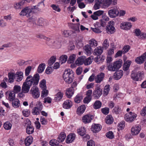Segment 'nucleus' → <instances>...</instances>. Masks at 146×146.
<instances>
[{
  "label": "nucleus",
  "mask_w": 146,
  "mask_h": 146,
  "mask_svg": "<svg viewBox=\"0 0 146 146\" xmlns=\"http://www.w3.org/2000/svg\"><path fill=\"white\" fill-rule=\"evenodd\" d=\"M122 63V61L119 60L114 62L113 64H110L108 66V70L111 71H116L121 67Z\"/></svg>",
  "instance_id": "nucleus-4"
},
{
  "label": "nucleus",
  "mask_w": 146,
  "mask_h": 146,
  "mask_svg": "<svg viewBox=\"0 0 146 146\" xmlns=\"http://www.w3.org/2000/svg\"><path fill=\"white\" fill-rule=\"evenodd\" d=\"M106 137L110 139H113L114 137V135L112 131H109L106 134Z\"/></svg>",
  "instance_id": "nucleus-62"
},
{
  "label": "nucleus",
  "mask_w": 146,
  "mask_h": 146,
  "mask_svg": "<svg viewBox=\"0 0 146 146\" xmlns=\"http://www.w3.org/2000/svg\"><path fill=\"white\" fill-rule=\"evenodd\" d=\"M59 143H60V142L58 139H52L49 142L50 145L52 146H58Z\"/></svg>",
  "instance_id": "nucleus-48"
},
{
  "label": "nucleus",
  "mask_w": 146,
  "mask_h": 146,
  "mask_svg": "<svg viewBox=\"0 0 146 146\" xmlns=\"http://www.w3.org/2000/svg\"><path fill=\"white\" fill-rule=\"evenodd\" d=\"M110 86L109 84L106 85L104 87L103 92L105 96H107L110 90Z\"/></svg>",
  "instance_id": "nucleus-45"
},
{
  "label": "nucleus",
  "mask_w": 146,
  "mask_h": 146,
  "mask_svg": "<svg viewBox=\"0 0 146 146\" xmlns=\"http://www.w3.org/2000/svg\"><path fill=\"white\" fill-rule=\"evenodd\" d=\"M6 94H7V98L9 101L12 102L15 99V93L13 91H7Z\"/></svg>",
  "instance_id": "nucleus-16"
},
{
  "label": "nucleus",
  "mask_w": 146,
  "mask_h": 146,
  "mask_svg": "<svg viewBox=\"0 0 146 146\" xmlns=\"http://www.w3.org/2000/svg\"><path fill=\"white\" fill-rule=\"evenodd\" d=\"M103 50V47L98 46L94 50V54L97 56L100 55L102 53Z\"/></svg>",
  "instance_id": "nucleus-31"
},
{
  "label": "nucleus",
  "mask_w": 146,
  "mask_h": 146,
  "mask_svg": "<svg viewBox=\"0 0 146 146\" xmlns=\"http://www.w3.org/2000/svg\"><path fill=\"white\" fill-rule=\"evenodd\" d=\"M92 59H93V57L91 56L88 58L85 59L84 64L86 65H88L90 64L92 62Z\"/></svg>",
  "instance_id": "nucleus-50"
},
{
  "label": "nucleus",
  "mask_w": 146,
  "mask_h": 146,
  "mask_svg": "<svg viewBox=\"0 0 146 146\" xmlns=\"http://www.w3.org/2000/svg\"><path fill=\"white\" fill-rule=\"evenodd\" d=\"M33 141V138L31 136L27 137L25 141V144L26 146H29Z\"/></svg>",
  "instance_id": "nucleus-32"
},
{
  "label": "nucleus",
  "mask_w": 146,
  "mask_h": 146,
  "mask_svg": "<svg viewBox=\"0 0 146 146\" xmlns=\"http://www.w3.org/2000/svg\"><path fill=\"white\" fill-rule=\"evenodd\" d=\"M143 75L144 72L143 71L137 72H132L131 75V78L135 81H138L141 79L142 76Z\"/></svg>",
  "instance_id": "nucleus-6"
},
{
  "label": "nucleus",
  "mask_w": 146,
  "mask_h": 146,
  "mask_svg": "<svg viewBox=\"0 0 146 146\" xmlns=\"http://www.w3.org/2000/svg\"><path fill=\"white\" fill-rule=\"evenodd\" d=\"M76 135L74 133H70L67 136L66 139L67 143L69 144L72 143L75 139Z\"/></svg>",
  "instance_id": "nucleus-21"
},
{
  "label": "nucleus",
  "mask_w": 146,
  "mask_h": 146,
  "mask_svg": "<svg viewBox=\"0 0 146 146\" xmlns=\"http://www.w3.org/2000/svg\"><path fill=\"white\" fill-rule=\"evenodd\" d=\"M21 89V88L20 86L15 85L13 87V91L15 92V93H17L20 91Z\"/></svg>",
  "instance_id": "nucleus-57"
},
{
  "label": "nucleus",
  "mask_w": 146,
  "mask_h": 146,
  "mask_svg": "<svg viewBox=\"0 0 146 146\" xmlns=\"http://www.w3.org/2000/svg\"><path fill=\"white\" fill-rule=\"evenodd\" d=\"M141 130V127L137 125L133 126L131 129V133L133 135L138 134Z\"/></svg>",
  "instance_id": "nucleus-15"
},
{
  "label": "nucleus",
  "mask_w": 146,
  "mask_h": 146,
  "mask_svg": "<svg viewBox=\"0 0 146 146\" xmlns=\"http://www.w3.org/2000/svg\"><path fill=\"white\" fill-rule=\"evenodd\" d=\"M31 94L35 98H38L40 95L38 88L37 86H32L30 90Z\"/></svg>",
  "instance_id": "nucleus-7"
},
{
  "label": "nucleus",
  "mask_w": 146,
  "mask_h": 146,
  "mask_svg": "<svg viewBox=\"0 0 146 146\" xmlns=\"http://www.w3.org/2000/svg\"><path fill=\"white\" fill-rule=\"evenodd\" d=\"M44 1H41L38 3L37 5L33 6L31 8L29 7L24 8L20 13V15L22 16H26L27 17H30L32 15L33 12L35 13L39 11V9L37 7L38 6L41 5L42 7H44Z\"/></svg>",
  "instance_id": "nucleus-1"
},
{
  "label": "nucleus",
  "mask_w": 146,
  "mask_h": 146,
  "mask_svg": "<svg viewBox=\"0 0 146 146\" xmlns=\"http://www.w3.org/2000/svg\"><path fill=\"white\" fill-rule=\"evenodd\" d=\"M86 108L84 106H81L78 108L77 110V114L79 115L83 113L85 110Z\"/></svg>",
  "instance_id": "nucleus-40"
},
{
  "label": "nucleus",
  "mask_w": 146,
  "mask_h": 146,
  "mask_svg": "<svg viewBox=\"0 0 146 146\" xmlns=\"http://www.w3.org/2000/svg\"><path fill=\"white\" fill-rule=\"evenodd\" d=\"M31 16V17L28 19L27 21L29 22L33 23V24H36V21L37 20L36 18L33 15L32 16V15Z\"/></svg>",
  "instance_id": "nucleus-54"
},
{
  "label": "nucleus",
  "mask_w": 146,
  "mask_h": 146,
  "mask_svg": "<svg viewBox=\"0 0 146 146\" xmlns=\"http://www.w3.org/2000/svg\"><path fill=\"white\" fill-rule=\"evenodd\" d=\"M109 25L106 27V30L107 33L108 34H112L115 31L114 27V23L113 21H111L109 22Z\"/></svg>",
  "instance_id": "nucleus-9"
},
{
  "label": "nucleus",
  "mask_w": 146,
  "mask_h": 146,
  "mask_svg": "<svg viewBox=\"0 0 146 146\" xmlns=\"http://www.w3.org/2000/svg\"><path fill=\"white\" fill-rule=\"evenodd\" d=\"M67 56L66 55H63L60 56L59 58L60 62L61 64L65 63L67 59Z\"/></svg>",
  "instance_id": "nucleus-43"
},
{
  "label": "nucleus",
  "mask_w": 146,
  "mask_h": 146,
  "mask_svg": "<svg viewBox=\"0 0 146 146\" xmlns=\"http://www.w3.org/2000/svg\"><path fill=\"white\" fill-rule=\"evenodd\" d=\"M56 58L55 56H51L48 61V64L50 65H52L55 62Z\"/></svg>",
  "instance_id": "nucleus-56"
},
{
  "label": "nucleus",
  "mask_w": 146,
  "mask_h": 146,
  "mask_svg": "<svg viewBox=\"0 0 146 146\" xmlns=\"http://www.w3.org/2000/svg\"><path fill=\"white\" fill-rule=\"evenodd\" d=\"M46 80L45 79L42 80L40 83V86L42 89H46Z\"/></svg>",
  "instance_id": "nucleus-51"
},
{
  "label": "nucleus",
  "mask_w": 146,
  "mask_h": 146,
  "mask_svg": "<svg viewBox=\"0 0 146 146\" xmlns=\"http://www.w3.org/2000/svg\"><path fill=\"white\" fill-rule=\"evenodd\" d=\"M32 69V67L31 66H28L25 69V74L26 76H28L29 75L30 72Z\"/></svg>",
  "instance_id": "nucleus-61"
},
{
  "label": "nucleus",
  "mask_w": 146,
  "mask_h": 146,
  "mask_svg": "<svg viewBox=\"0 0 146 146\" xmlns=\"http://www.w3.org/2000/svg\"><path fill=\"white\" fill-rule=\"evenodd\" d=\"M125 126V122L123 121L120 122L118 124V129L122 130Z\"/></svg>",
  "instance_id": "nucleus-60"
},
{
  "label": "nucleus",
  "mask_w": 146,
  "mask_h": 146,
  "mask_svg": "<svg viewBox=\"0 0 146 146\" xmlns=\"http://www.w3.org/2000/svg\"><path fill=\"white\" fill-rule=\"evenodd\" d=\"M50 7L53 10L56 12H59L61 11V9L58 5H57L54 4H52L51 5Z\"/></svg>",
  "instance_id": "nucleus-55"
},
{
  "label": "nucleus",
  "mask_w": 146,
  "mask_h": 146,
  "mask_svg": "<svg viewBox=\"0 0 146 146\" xmlns=\"http://www.w3.org/2000/svg\"><path fill=\"white\" fill-rule=\"evenodd\" d=\"M77 132L78 134L82 136H84L85 135L86 130L84 127H81L78 129Z\"/></svg>",
  "instance_id": "nucleus-49"
},
{
  "label": "nucleus",
  "mask_w": 146,
  "mask_h": 146,
  "mask_svg": "<svg viewBox=\"0 0 146 146\" xmlns=\"http://www.w3.org/2000/svg\"><path fill=\"white\" fill-rule=\"evenodd\" d=\"M101 102L99 100H96L94 102L93 107L95 109H97L100 108L102 106Z\"/></svg>",
  "instance_id": "nucleus-42"
},
{
  "label": "nucleus",
  "mask_w": 146,
  "mask_h": 146,
  "mask_svg": "<svg viewBox=\"0 0 146 146\" xmlns=\"http://www.w3.org/2000/svg\"><path fill=\"white\" fill-rule=\"evenodd\" d=\"M70 25V27L71 29L77 32H79L80 31V24L79 23L75 24L73 23H71Z\"/></svg>",
  "instance_id": "nucleus-35"
},
{
  "label": "nucleus",
  "mask_w": 146,
  "mask_h": 146,
  "mask_svg": "<svg viewBox=\"0 0 146 146\" xmlns=\"http://www.w3.org/2000/svg\"><path fill=\"white\" fill-rule=\"evenodd\" d=\"M89 46L91 47H95L97 46L98 43L94 39H92L89 41Z\"/></svg>",
  "instance_id": "nucleus-44"
},
{
  "label": "nucleus",
  "mask_w": 146,
  "mask_h": 146,
  "mask_svg": "<svg viewBox=\"0 0 146 146\" xmlns=\"http://www.w3.org/2000/svg\"><path fill=\"white\" fill-rule=\"evenodd\" d=\"M108 14L111 18H113L117 16L119 14V12L117 10L113 9L109 10L108 12Z\"/></svg>",
  "instance_id": "nucleus-23"
},
{
  "label": "nucleus",
  "mask_w": 146,
  "mask_h": 146,
  "mask_svg": "<svg viewBox=\"0 0 146 146\" xmlns=\"http://www.w3.org/2000/svg\"><path fill=\"white\" fill-rule=\"evenodd\" d=\"M123 71L119 70L115 72L114 74L115 80H118L121 78L123 75Z\"/></svg>",
  "instance_id": "nucleus-30"
},
{
  "label": "nucleus",
  "mask_w": 146,
  "mask_h": 146,
  "mask_svg": "<svg viewBox=\"0 0 146 146\" xmlns=\"http://www.w3.org/2000/svg\"><path fill=\"white\" fill-rule=\"evenodd\" d=\"M3 126L6 130H9L11 128L12 125L9 122L7 121L4 123Z\"/></svg>",
  "instance_id": "nucleus-53"
},
{
  "label": "nucleus",
  "mask_w": 146,
  "mask_h": 146,
  "mask_svg": "<svg viewBox=\"0 0 146 146\" xmlns=\"http://www.w3.org/2000/svg\"><path fill=\"white\" fill-rule=\"evenodd\" d=\"M74 76V73L72 69H66L63 75V77L66 83L70 84L72 82Z\"/></svg>",
  "instance_id": "nucleus-3"
},
{
  "label": "nucleus",
  "mask_w": 146,
  "mask_h": 146,
  "mask_svg": "<svg viewBox=\"0 0 146 146\" xmlns=\"http://www.w3.org/2000/svg\"><path fill=\"white\" fill-rule=\"evenodd\" d=\"M63 93L61 92H59L55 96L54 100L57 101H60L63 98Z\"/></svg>",
  "instance_id": "nucleus-34"
},
{
  "label": "nucleus",
  "mask_w": 146,
  "mask_h": 146,
  "mask_svg": "<svg viewBox=\"0 0 146 146\" xmlns=\"http://www.w3.org/2000/svg\"><path fill=\"white\" fill-rule=\"evenodd\" d=\"M23 78V73L21 71L17 72L15 74V80L17 82H19L21 81Z\"/></svg>",
  "instance_id": "nucleus-24"
},
{
  "label": "nucleus",
  "mask_w": 146,
  "mask_h": 146,
  "mask_svg": "<svg viewBox=\"0 0 146 146\" xmlns=\"http://www.w3.org/2000/svg\"><path fill=\"white\" fill-rule=\"evenodd\" d=\"M36 37L38 38L44 39V40L46 41L47 43L51 40V39L50 37H47L41 33H38L36 35Z\"/></svg>",
  "instance_id": "nucleus-29"
},
{
  "label": "nucleus",
  "mask_w": 146,
  "mask_h": 146,
  "mask_svg": "<svg viewBox=\"0 0 146 146\" xmlns=\"http://www.w3.org/2000/svg\"><path fill=\"white\" fill-rule=\"evenodd\" d=\"M137 116V115L134 112L130 111L125 115L124 118L125 120L126 121L131 123L135 120Z\"/></svg>",
  "instance_id": "nucleus-5"
},
{
  "label": "nucleus",
  "mask_w": 146,
  "mask_h": 146,
  "mask_svg": "<svg viewBox=\"0 0 146 146\" xmlns=\"http://www.w3.org/2000/svg\"><path fill=\"white\" fill-rule=\"evenodd\" d=\"M112 3V0H103L102 3L103 6L105 7H108Z\"/></svg>",
  "instance_id": "nucleus-46"
},
{
  "label": "nucleus",
  "mask_w": 146,
  "mask_h": 146,
  "mask_svg": "<svg viewBox=\"0 0 146 146\" xmlns=\"http://www.w3.org/2000/svg\"><path fill=\"white\" fill-rule=\"evenodd\" d=\"M105 59V56H97L94 59L95 61L98 64L102 63Z\"/></svg>",
  "instance_id": "nucleus-33"
},
{
  "label": "nucleus",
  "mask_w": 146,
  "mask_h": 146,
  "mask_svg": "<svg viewBox=\"0 0 146 146\" xmlns=\"http://www.w3.org/2000/svg\"><path fill=\"white\" fill-rule=\"evenodd\" d=\"M120 26L121 29L128 30L131 28L132 25L131 23L126 22L121 23Z\"/></svg>",
  "instance_id": "nucleus-14"
},
{
  "label": "nucleus",
  "mask_w": 146,
  "mask_h": 146,
  "mask_svg": "<svg viewBox=\"0 0 146 146\" xmlns=\"http://www.w3.org/2000/svg\"><path fill=\"white\" fill-rule=\"evenodd\" d=\"M40 79L39 74H35L33 77L31 75H29L27 77L25 81L28 85L31 87L37 86Z\"/></svg>",
  "instance_id": "nucleus-2"
},
{
  "label": "nucleus",
  "mask_w": 146,
  "mask_h": 146,
  "mask_svg": "<svg viewBox=\"0 0 146 146\" xmlns=\"http://www.w3.org/2000/svg\"><path fill=\"white\" fill-rule=\"evenodd\" d=\"M104 11L102 10H98L94 12L93 14L91 16V18L93 20H96L98 19V17L102 15Z\"/></svg>",
  "instance_id": "nucleus-19"
},
{
  "label": "nucleus",
  "mask_w": 146,
  "mask_h": 146,
  "mask_svg": "<svg viewBox=\"0 0 146 146\" xmlns=\"http://www.w3.org/2000/svg\"><path fill=\"white\" fill-rule=\"evenodd\" d=\"M9 82L12 83L14 81L15 79V74L13 73H9L8 74Z\"/></svg>",
  "instance_id": "nucleus-47"
},
{
  "label": "nucleus",
  "mask_w": 146,
  "mask_h": 146,
  "mask_svg": "<svg viewBox=\"0 0 146 146\" xmlns=\"http://www.w3.org/2000/svg\"><path fill=\"white\" fill-rule=\"evenodd\" d=\"M83 97L81 94H78L75 97L74 101L76 103H79L83 99Z\"/></svg>",
  "instance_id": "nucleus-38"
},
{
  "label": "nucleus",
  "mask_w": 146,
  "mask_h": 146,
  "mask_svg": "<svg viewBox=\"0 0 146 146\" xmlns=\"http://www.w3.org/2000/svg\"><path fill=\"white\" fill-rule=\"evenodd\" d=\"M38 23L39 26H43L45 24V20L42 18H40L38 19Z\"/></svg>",
  "instance_id": "nucleus-64"
},
{
  "label": "nucleus",
  "mask_w": 146,
  "mask_h": 146,
  "mask_svg": "<svg viewBox=\"0 0 146 146\" xmlns=\"http://www.w3.org/2000/svg\"><path fill=\"white\" fill-rule=\"evenodd\" d=\"M45 67V64L44 63H41L38 66L37 69V72L38 73H41L44 71Z\"/></svg>",
  "instance_id": "nucleus-41"
},
{
  "label": "nucleus",
  "mask_w": 146,
  "mask_h": 146,
  "mask_svg": "<svg viewBox=\"0 0 146 146\" xmlns=\"http://www.w3.org/2000/svg\"><path fill=\"white\" fill-rule=\"evenodd\" d=\"M75 89H72V88H69L67 89L66 92V94L67 97L68 98H71L74 94Z\"/></svg>",
  "instance_id": "nucleus-27"
},
{
  "label": "nucleus",
  "mask_w": 146,
  "mask_h": 146,
  "mask_svg": "<svg viewBox=\"0 0 146 146\" xmlns=\"http://www.w3.org/2000/svg\"><path fill=\"white\" fill-rule=\"evenodd\" d=\"M40 111H39V110H38L36 108H34L32 110V113L33 115H38L40 114Z\"/></svg>",
  "instance_id": "nucleus-58"
},
{
  "label": "nucleus",
  "mask_w": 146,
  "mask_h": 146,
  "mask_svg": "<svg viewBox=\"0 0 146 146\" xmlns=\"http://www.w3.org/2000/svg\"><path fill=\"white\" fill-rule=\"evenodd\" d=\"M102 128V126L99 124H93L92 126L91 129L93 132L97 133L101 130Z\"/></svg>",
  "instance_id": "nucleus-17"
},
{
  "label": "nucleus",
  "mask_w": 146,
  "mask_h": 146,
  "mask_svg": "<svg viewBox=\"0 0 146 146\" xmlns=\"http://www.w3.org/2000/svg\"><path fill=\"white\" fill-rule=\"evenodd\" d=\"M40 122L42 125H46L48 123L47 119L43 116H41L40 118Z\"/></svg>",
  "instance_id": "nucleus-59"
},
{
  "label": "nucleus",
  "mask_w": 146,
  "mask_h": 146,
  "mask_svg": "<svg viewBox=\"0 0 146 146\" xmlns=\"http://www.w3.org/2000/svg\"><path fill=\"white\" fill-rule=\"evenodd\" d=\"M12 105L14 108H17L20 106V101L17 99H15L12 101Z\"/></svg>",
  "instance_id": "nucleus-39"
},
{
  "label": "nucleus",
  "mask_w": 146,
  "mask_h": 146,
  "mask_svg": "<svg viewBox=\"0 0 146 146\" xmlns=\"http://www.w3.org/2000/svg\"><path fill=\"white\" fill-rule=\"evenodd\" d=\"M85 58L86 57L85 56H80L75 61L76 64L78 66H79L82 65L83 64H84Z\"/></svg>",
  "instance_id": "nucleus-26"
},
{
  "label": "nucleus",
  "mask_w": 146,
  "mask_h": 146,
  "mask_svg": "<svg viewBox=\"0 0 146 146\" xmlns=\"http://www.w3.org/2000/svg\"><path fill=\"white\" fill-rule=\"evenodd\" d=\"M28 123L26 129V132L28 134H32L34 132V128L31 124V121L29 119L26 120Z\"/></svg>",
  "instance_id": "nucleus-10"
},
{
  "label": "nucleus",
  "mask_w": 146,
  "mask_h": 146,
  "mask_svg": "<svg viewBox=\"0 0 146 146\" xmlns=\"http://www.w3.org/2000/svg\"><path fill=\"white\" fill-rule=\"evenodd\" d=\"M146 59V52L141 56L137 57L135 61L137 64H142Z\"/></svg>",
  "instance_id": "nucleus-11"
},
{
  "label": "nucleus",
  "mask_w": 146,
  "mask_h": 146,
  "mask_svg": "<svg viewBox=\"0 0 146 146\" xmlns=\"http://www.w3.org/2000/svg\"><path fill=\"white\" fill-rule=\"evenodd\" d=\"M84 53L88 56H90L92 53V50L91 47L89 45L87 44L83 48Z\"/></svg>",
  "instance_id": "nucleus-28"
},
{
  "label": "nucleus",
  "mask_w": 146,
  "mask_h": 146,
  "mask_svg": "<svg viewBox=\"0 0 146 146\" xmlns=\"http://www.w3.org/2000/svg\"><path fill=\"white\" fill-rule=\"evenodd\" d=\"M50 38L51 39V40L48 42L47 44L50 45L54 46L56 48H59L60 47V41L57 40L54 41L52 37H51Z\"/></svg>",
  "instance_id": "nucleus-22"
},
{
  "label": "nucleus",
  "mask_w": 146,
  "mask_h": 146,
  "mask_svg": "<svg viewBox=\"0 0 146 146\" xmlns=\"http://www.w3.org/2000/svg\"><path fill=\"white\" fill-rule=\"evenodd\" d=\"M113 121V119L112 116L110 115H108L106 118V123L108 124H110Z\"/></svg>",
  "instance_id": "nucleus-37"
},
{
  "label": "nucleus",
  "mask_w": 146,
  "mask_h": 146,
  "mask_svg": "<svg viewBox=\"0 0 146 146\" xmlns=\"http://www.w3.org/2000/svg\"><path fill=\"white\" fill-rule=\"evenodd\" d=\"M105 77L104 73L101 72L97 74L95 77V82L96 83H100L102 81Z\"/></svg>",
  "instance_id": "nucleus-18"
},
{
  "label": "nucleus",
  "mask_w": 146,
  "mask_h": 146,
  "mask_svg": "<svg viewBox=\"0 0 146 146\" xmlns=\"http://www.w3.org/2000/svg\"><path fill=\"white\" fill-rule=\"evenodd\" d=\"M93 116L90 114H87L84 116L82 118V122L84 123H90L93 119Z\"/></svg>",
  "instance_id": "nucleus-12"
},
{
  "label": "nucleus",
  "mask_w": 146,
  "mask_h": 146,
  "mask_svg": "<svg viewBox=\"0 0 146 146\" xmlns=\"http://www.w3.org/2000/svg\"><path fill=\"white\" fill-rule=\"evenodd\" d=\"M72 102L71 101L68 100L64 101L62 104L63 108L66 109H70L72 106Z\"/></svg>",
  "instance_id": "nucleus-20"
},
{
  "label": "nucleus",
  "mask_w": 146,
  "mask_h": 146,
  "mask_svg": "<svg viewBox=\"0 0 146 146\" xmlns=\"http://www.w3.org/2000/svg\"><path fill=\"white\" fill-rule=\"evenodd\" d=\"M31 86L25 81L22 85L21 91L24 93H27L29 90Z\"/></svg>",
  "instance_id": "nucleus-25"
},
{
  "label": "nucleus",
  "mask_w": 146,
  "mask_h": 146,
  "mask_svg": "<svg viewBox=\"0 0 146 146\" xmlns=\"http://www.w3.org/2000/svg\"><path fill=\"white\" fill-rule=\"evenodd\" d=\"M102 94V90L100 86L96 87L93 91V96L95 99L99 98Z\"/></svg>",
  "instance_id": "nucleus-8"
},
{
  "label": "nucleus",
  "mask_w": 146,
  "mask_h": 146,
  "mask_svg": "<svg viewBox=\"0 0 146 146\" xmlns=\"http://www.w3.org/2000/svg\"><path fill=\"white\" fill-rule=\"evenodd\" d=\"M76 56L74 54H72L71 55L68 60V63L71 64L73 63L75 59Z\"/></svg>",
  "instance_id": "nucleus-52"
},
{
  "label": "nucleus",
  "mask_w": 146,
  "mask_h": 146,
  "mask_svg": "<svg viewBox=\"0 0 146 146\" xmlns=\"http://www.w3.org/2000/svg\"><path fill=\"white\" fill-rule=\"evenodd\" d=\"M66 137V135L64 132H62L59 135L57 139L60 143L63 142Z\"/></svg>",
  "instance_id": "nucleus-36"
},
{
  "label": "nucleus",
  "mask_w": 146,
  "mask_h": 146,
  "mask_svg": "<svg viewBox=\"0 0 146 146\" xmlns=\"http://www.w3.org/2000/svg\"><path fill=\"white\" fill-rule=\"evenodd\" d=\"M131 63V61L128 60L125 62L123 66V69L126 72V75L128 74L129 72V68Z\"/></svg>",
  "instance_id": "nucleus-13"
},
{
  "label": "nucleus",
  "mask_w": 146,
  "mask_h": 146,
  "mask_svg": "<svg viewBox=\"0 0 146 146\" xmlns=\"http://www.w3.org/2000/svg\"><path fill=\"white\" fill-rule=\"evenodd\" d=\"M39 110V111H41L43 108V105L40 102H38L36 104V107H35Z\"/></svg>",
  "instance_id": "nucleus-63"
}]
</instances>
